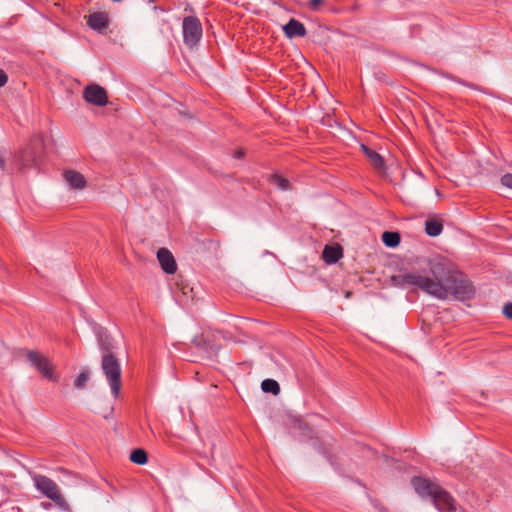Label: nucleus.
<instances>
[{
  "mask_svg": "<svg viewBox=\"0 0 512 512\" xmlns=\"http://www.w3.org/2000/svg\"><path fill=\"white\" fill-rule=\"evenodd\" d=\"M34 483L36 488L57 506L63 509L68 507L58 485L52 479L43 475H37L34 477Z\"/></svg>",
  "mask_w": 512,
  "mask_h": 512,
  "instance_id": "obj_4",
  "label": "nucleus"
},
{
  "mask_svg": "<svg viewBox=\"0 0 512 512\" xmlns=\"http://www.w3.org/2000/svg\"><path fill=\"white\" fill-rule=\"evenodd\" d=\"M345 297H346V298L351 297V292H349V291H348V292L345 294Z\"/></svg>",
  "mask_w": 512,
  "mask_h": 512,
  "instance_id": "obj_27",
  "label": "nucleus"
},
{
  "mask_svg": "<svg viewBox=\"0 0 512 512\" xmlns=\"http://www.w3.org/2000/svg\"><path fill=\"white\" fill-rule=\"evenodd\" d=\"M130 460L138 465H144L148 461L147 452L143 449H135L130 454Z\"/></svg>",
  "mask_w": 512,
  "mask_h": 512,
  "instance_id": "obj_18",
  "label": "nucleus"
},
{
  "mask_svg": "<svg viewBox=\"0 0 512 512\" xmlns=\"http://www.w3.org/2000/svg\"><path fill=\"white\" fill-rule=\"evenodd\" d=\"M324 0H309L310 6L312 8H317L320 4L323 3Z\"/></svg>",
  "mask_w": 512,
  "mask_h": 512,
  "instance_id": "obj_23",
  "label": "nucleus"
},
{
  "mask_svg": "<svg viewBox=\"0 0 512 512\" xmlns=\"http://www.w3.org/2000/svg\"><path fill=\"white\" fill-rule=\"evenodd\" d=\"M269 181H270V184H272L273 186L277 187L278 189H280L282 191H287V190L291 189L290 182L281 175H278V174L271 175Z\"/></svg>",
  "mask_w": 512,
  "mask_h": 512,
  "instance_id": "obj_15",
  "label": "nucleus"
},
{
  "mask_svg": "<svg viewBox=\"0 0 512 512\" xmlns=\"http://www.w3.org/2000/svg\"><path fill=\"white\" fill-rule=\"evenodd\" d=\"M203 344L206 345L208 348L210 349H214V345L210 344V343H206V340H203Z\"/></svg>",
  "mask_w": 512,
  "mask_h": 512,
  "instance_id": "obj_25",
  "label": "nucleus"
},
{
  "mask_svg": "<svg viewBox=\"0 0 512 512\" xmlns=\"http://www.w3.org/2000/svg\"><path fill=\"white\" fill-rule=\"evenodd\" d=\"M285 35L288 38L303 37L306 35V29L304 25L296 19H290V21L283 26Z\"/></svg>",
  "mask_w": 512,
  "mask_h": 512,
  "instance_id": "obj_10",
  "label": "nucleus"
},
{
  "mask_svg": "<svg viewBox=\"0 0 512 512\" xmlns=\"http://www.w3.org/2000/svg\"><path fill=\"white\" fill-rule=\"evenodd\" d=\"M66 183L76 190H82L86 187L87 181L83 174L75 170H66L63 174Z\"/></svg>",
  "mask_w": 512,
  "mask_h": 512,
  "instance_id": "obj_9",
  "label": "nucleus"
},
{
  "mask_svg": "<svg viewBox=\"0 0 512 512\" xmlns=\"http://www.w3.org/2000/svg\"><path fill=\"white\" fill-rule=\"evenodd\" d=\"M83 98L95 106H105L108 103L106 90L98 84L88 85L83 91Z\"/></svg>",
  "mask_w": 512,
  "mask_h": 512,
  "instance_id": "obj_7",
  "label": "nucleus"
},
{
  "mask_svg": "<svg viewBox=\"0 0 512 512\" xmlns=\"http://www.w3.org/2000/svg\"><path fill=\"white\" fill-rule=\"evenodd\" d=\"M102 370L109 381L112 394L118 398L121 390V368L115 356L109 353L103 356Z\"/></svg>",
  "mask_w": 512,
  "mask_h": 512,
  "instance_id": "obj_3",
  "label": "nucleus"
},
{
  "mask_svg": "<svg viewBox=\"0 0 512 512\" xmlns=\"http://www.w3.org/2000/svg\"><path fill=\"white\" fill-rule=\"evenodd\" d=\"M184 41L189 46H194L202 36V26L198 18L189 16L183 20Z\"/></svg>",
  "mask_w": 512,
  "mask_h": 512,
  "instance_id": "obj_5",
  "label": "nucleus"
},
{
  "mask_svg": "<svg viewBox=\"0 0 512 512\" xmlns=\"http://www.w3.org/2000/svg\"><path fill=\"white\" fill-rule=\"evenodd\" d=\"M195 342H196V345H197V346H200V345H201V341L195 340Z\"/></svg>",
  "mask_w": 512,
  "mask_h": 512,
  "instance_id": "obj_28",
  "label": "nucleus"
},
{
  "mask_svg": "<svg viewBox=\"0 0 512 512\" xmlns=\"http://www.w3.org/2000/svg\"><path fill=\"white\" fill-rule=\"evenodd\" d=\"M322 257L327 264H334L342 257V248L339 245H326L324 247Z\"/></svg>",
  "mask_w": 512,
  "mask_h": 512,
  "instance_id": "obj_12",
  "label": "nucleus"
},
{
  "mask_svg": "<svg viewBox=\"0 0 512 512\" xmlns=\"http://www.w3.org/2000/svg\"><path fill=\"white\" fill-rule=\"evenodd\" d=\"M90 379L89 372L87 370L82 371L77 378L74 380V387L77 389L85 388L87 382Z\"/></svg>",
  "mask_w": 512,
  "mask_h": 512,
  "instance_id": "obj_19",
  "label": "nucleus"
},
{
  "mask_svg": "<svg viewBox=\"0 0 512 512\" xmlns=\"http://www.w3.org/2000/svg\"><path fill=\"white\" fill-rule=\"evenodd\" d=\"M443 230L442 222L438 219H428L425 223V231L429 236L435 237L441 234Z\"/></svg>",
  "mask_w": 512,
  "mask_h": 512,
  "instance_id": "obj_14",
  "label": "nucleus"
},
{
  "mask_svg": "<svg viewBox=\"0 0 512 512\" xmlns=\"http://www.w3.org/2000/svg\"><path fill=\"white\" fill-rule=\"evenodd\" d=\"M501 184L512 190V173H507L501 177Z\"/></svg>",
  "mask_w": 512,
  "mask_h": 512,
  "instance_id": "obj_20",
  "label": "nucleus"
},
{
  "mask_svg": "<svg viewBox=\"0 0 512 512\" xmlns=\"http://www.w3.org/2000/svg\"><path fill=\"white\" fill-rule=\"evenodd\" d=\"M391 281L398 287L415 286L438 300L453 298L464 301L475 294L469 279L442 257L429 260L427 269L421 272H402L393 275Z\"/></svg>",
  "mask_w": 512,
  "mask_h": 512,
  "instance_id": "obj_1",
  "label": "nucleus"
},
{
  "mask_svg": "<svg viewBox=\"0 0 512 512\" xmlns=\"http://www.w3.org/2000/svg\"><path fill=\"white\" fill-rule=\"evenodd\" d=\"M361 150L368 157L372 165L378 170H384V159L376 151L371 150L366 145L361 144Z\"/></svg>",
  "mask_w": 512,
  "mask_h": 512,
  "instance_id": "obj_13",
  "label": "nucleus"
},
{
  "mask_svg": "<svg viewBox=\"0 0 512 512\" xmlns=\"http://www.w3.org/2000/svg\"><path fill=\"white\" fill-rule=\"evenodd\" d=\"M0 167L1 169L4 168V160L0 157Z\"/></svg>",
  "mask_w": 512,
  "mask_h": 512,
  "instance_id": "obj_26",
  "label": "nucleus"
},
{
  "mask_svg": "<svg viewBox=\"0 0 512 512\" xmlns=\"http://www.w3.org/2000/svg\"><path fill=\"white\" fill-rule=\"evenodd\" d=\"M261 388L266 393H272L278 395L280 392V386L277 381L273 379H265L261 383Z\"/></svg>",
  "mask_w": 512,
  "mask_h": 512,
  "instance_id": "obj_17",
  "label": "nucleus"
},
{
  "mask_svg": "<svg viewBox=\"0 0 512 512\" xmlns=\"http://www.w3.org/2000/svg\"><path fill=\"white\" fill-rule=\"evenodd\" d=\"M111 410H113V409L111 408ZM111 413H112V411H110V413H109V414L104 415V417H105V418H108V417L111 415Z\"/></svg>",
  "mask_w": 512,
  "mask_h": 512,
  "instance_id": "obj_29",
  "label": "nucleus"
},
{
  "mask_svg": "<svg viewBox=\"0 0 512 512\" xmlns=\"http://www.w3.org/2000/svg\"><path fill=\"white\" fill-rule=\"evenodd\" d=\"M411 483L416 493L422 498L430 497L439 511L455 510L453 498L437 484L423 477H414Z\"/></svg>",
  "mask_w": 512,
  "mask_h": 512,
  "instance_id": "obj_2",
  "label": "nucleus"
},
{
  "mask_svg": "<svg viewBox=\"0 0 512 512\" xmlns=\"http://www.w3.org/2000/svg\"><path fill=\"white\" fill-rule=\"evenodd\" d=\"M157 259L161 268L168 274H174L177 270V264L172 253L166 248H160L157 251Z\"/></svg>",
  "mask_w": 512,
  "mask_h": 512,
  "instance_id": "obj_8",
  "label": "nucleus"
},
{
  "mask_svg": "<svg viewBox=\"0 0 512 512\" xmlns=\"http://www.w3.org/2000/svg\"><path fill=\"white\" fill-rule=\"evenodd\" d=\"M8 81L7 74L0 69V87H3Z\"/></svg>",
  "mask_w": 512,
  "mask_h": 512,
  "instance_id": "obj_22",
  "label": "nucleus"
},
{
  "mask_svg": "<svg viewBox=\"0 0 512 512\" xmlns=\"http://www.w3.org/2000/svg\"><path fill=\"white\" fill-rule=\"evenodd\" d=\"M108 23L109 17L105 12H95L88 17V25L94 30L101 31L107 28Z\"/></svg>",
  "mask_w": 512,
  "mask_h": 512,
  "instance_id": "obj_11",
  "label": "nucleus"
},
{
  "mask_svg": "<svg viewBox=\"0 0 512 512\" xmlns=\"http://www.w3.org/2000/svg\"><path fill=\"white\" fill-rule=\"evenodd\" d=\"M28 360L31 362L33 366L43 375V377L57 381V377L54 375V367L49 361V359L43 354L30 351L27 354Z\"/></svg>",
  "mask_w": 512,
  "mask_h": 512,
  "instance_id": "obj_6",
  "label": "nucleus"
},
{
  "mask_svg": "<svg viewBox=\"0 0 512 512\" xmlns=\"http://www.w3.org/2000/svg\"><path fill=\"white\" fill-rule=\"evenodd\" d=\"M382 241L388 247H396L400 243V235L397 232L386 231L382 234Z\"/></svg>",
  "mask_w": 512,
  "mask_h": 512,
  "instance_id": "obj_16",
  "label": "nucleus"
},
{
  "mask_svg": "<svg viewBox=\"0 0 512 512\" xmlns=\"http://www.w3.org/2000/svg\"><path fill=\"white\" fill-rule=\"evenodd\" d=\"M503 313L508 319H512V303H507L503 307Z\"/></svg>",
  "mask_w": 512,
  "mask_h": 512,
  "instance_id": "obj_21",
  "label": "nucleus"
},
{
  "mask_svg": "<svg viewBox=\"0 0 512 512\" xmlns=\"http://www.w3.org/2000/svg\"><path fill=\"white\" fill-rule=\"evenodd\" d=\"M243 155H244V152L242 150H238L235 153V157H237V158H241V157H243Z\"/></svg>",
  "mask_w": 512,
  "mask_h": 512,
  "instance_id": "obj_24",
  "label": "nucleus"
}]
</instances>
